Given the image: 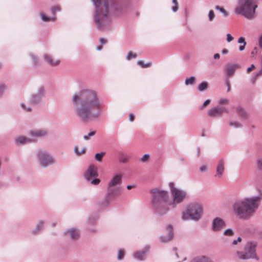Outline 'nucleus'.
Instances as JSON below:
<instances>
[{
  "label": "nucleus",
  "mask_w": 262,
  "mask_h": 262,
  "mask_svg": "<svg viewBox=\"0 0 262 262\" xmlns=\"http://www.w3.org/2000/svg\"><path fill=\"white\" fill-rule=\"evenodd\" d=\"M73 103L77 117L88 122L99 117L102 105L97 93L91 90H82L73 96Z\"/></svg>",
  "instance_id": "nucleus-1"
},
{
  "label": "nucleus",
  "mask_w": 262,
  "mask_h": 262,
  "mask_svg": "<svg viewBox=\"0 0 262 262\" xmlns=\"http://www.w3.org/2000/svg\"><path fill=\"white\" fill-rule=\"evenodd\" d=\"M262 198L260 196L246 198L236 201L233 205V212L239 218L247 220L255 212L258 207V202Z\"/></svg>",
  "instance_id": "nucleus-2"
},
{
  "label": "nucleus",
  "mask_w": 262,
  "mask_h": 262,
  "mask_svg": "<svg viewBox=\"0 0 262 262\" xmlns=\"http://www.w3.org/2000/svg\"><path fill=\"white\" fill-rule=\"evenodd\" d=\"M96 10L94 14L95 23L99 28H103L108 23L107 0H93Z\"/></svg>",
  "instance_id": "nucleus-3"
},
{
  "label": "nucleus",
  "mask_w": 262,
  "mask_h": 262,
  "mask_svg": "<svg viewBox=\"0 0 262 262\" xmlns=\"http://www.w3.org/2000/svg\"><path fill=\"white\" fill-rule=\"evenodd\" d=\"M150 192L152 194V204L160 213H165L170 210V202H168V194L167 191L155 188Z\"/></svg>",
  "instance_id": "nucleus-4"
},
{
  "label": "nucleus",
  "mask_w": 262,
  "mask_h": 262,
  "mask_svg": "<svg viewBox=\"0 0 262 262\" xmlns=\"http://www.w3.org/2000/svg\"><path fill=\"white\" fill-rule=\"evenodd\" d=\"M254 0H238V4L235 9L237 14H241L247 19H252L255 16V10L257 5Z\"/></svg>",
  "instance_id": "nucleus-5"
},
{
  "label": "nucleus",
  "mask_w": 262,
  "mask_h": 262,
  "mask_svg": "<svg viewBox=\"0 0 262 262\" xmlns=\"http://www.w3.org/2000/svg\"><path fill=\"white\" fill-rule=\"evenodd\" d=\"M203 213V208L201 204L193 203L189 205L187 207L186 212L182 214V219L184 220L192 219L198 220L200 219Z\"/></svg>",
  "instance_id": "nucleus-6"
},
{
  "label": "nucleus",
  "mask_w": 262,
  "mask_h": 262,
  "mask_svg": "<svg viewBox=\"0 0 262 262\" xmlns=\"http://www.w3.org/2000/svg\"><path fill=\"white\" fill-rule=\"evenodd\" d=\"M170 188L171 195L173 198V201L170 202V208H175L177 204L182 202L186 197V193L174 187V184L171 182L169 184Z\"/></svg>",
  "instance_id": "nucleus-7"
},
{
  "label": "nucleus",
  "mask_w": 262,
  "mask_h": 262,
  "mask_svg": "<svg viewBox=\"0 0 262 262\" xmlns=\"http://www.w3.org/2000/svg\"><path fill=\"white\" fill-rule=\"evenodd\" d=\"M256 245L251 242H248L245 245V252L237 251L236 254L239 258L241 259H248L250 258L258 259L255 251Z\"/></svg>",
  "instance_id": "nucleus-8"
},
{
  "label": "nucleus",
  "mask_w": 262,
  "mask_h": 262,
  "mask_svg": "<svg viewBox=\"0 0 262 262\" xmlns=\"http://www.w3.org/2000/svg\"><path fill=\"white\" fill-rule=\"evenodd\" d=\"M38 158L40 164L43 167H46L49 165H51L54 163V160L48 153L40 151L38 154Z\"/></svg>",
  "instance_id": "nucleus-9"
},
{
  "label": "nucleus",
  "mask_w": 262,
  "mask_h": 262,
  "mask_svg": "<svg viewBox=\"0 0 262 262\" xmlns=\"http://www.w3.org/2000/svg\"><path fill=\"white\" fill-rule=\"evenodd\" d=\"M224 112L227 113V110L223 107H215L208 111V115L210 117H215L221 116Z\"/></svg>",
  "instance_id": "nucleus-10"
},
{
  "label": "nucleus",
  "mask_w": 262,
  "mask_h": 262,
  "mask_svg": "<svg viewBox=\"0 0 262 262\" xmlns=\"http://www.w3.org/2000/svg\"><path fill=\"white\" fill-rule=\"evenodd\" d=\"M98 175L97 168L94 165H90L84 173L85 178L88 181H90L93 177H97Z\"/></svg>",
  "instance_id": "nucleus-11"
},
{
  "label": "nucleus",
  "mask_w": 262,
  "mask_h": 262,
  "mask_svg": "<svg viewBox=\"0 0 262 262\" xmlns=\"http://www.w3.org/2000/svg\"><path fill=\"white\" fill-rule=\"evenodd\" d=\"M45 61L51 66L56 67L60 63V60L58 59L53 58L51 55L46 54L43 56Z\"/></svg>",
  "instance_id": "nucleus-12"
},
{
  "label": "nucleus",
  "mask_w": 262,
  "mask_h": 262,
  "mask_svg": "<svg viewBox=\"0 0 262 262\" xmlns=\"http://www.w3.org/2000/svg\"><path fill=\"white\" fill-rule=\"evenodd\" d=\"M225 227V224L222 219L216 217L213 220L212 229L214 231H219Z\"/></svg>",
  "instance_id": "nucleus-13"
},
{
  "label": "nucleus",
  "mask_w": 262,
  "mask_h": 262,
  "mask_svg": "<svg viewBox=\"0 0 262 262\" xmlns=\"http://www.w3.org/2000/svg\"><path fill=\"white\" fill-rule=\"evenodd\" d=\"M122 174L115 175L109 182L108 186L109 188L115 186L117 185L120 184L122 182Z\"/></svg>",
  "instance_id": "nucleus-14"
},
{
  "label": "nucleus",
  "mask_w": 262,
  "mask_h": 262,
  "mask_svg": "<svg viewBox=\"0 0 262 262\" xmlns=\"http://www.w3.org/2000/svg\"><path fill=\"white\" fill-rule=\"evenodd\" d=\"M166 230L168 234V235L167 237H165L164 236H162L160 238L162 242L166 243V242H169V241H171L173 238V232H172V231H173L172 226L171 225H168L167 227Z\"/></svg>",
  "instance_id": "nucleus-15"
},
{
  "label": "nucleus",
  "mask_w": 262,
  "mask_h": 262,
  "mask_svg": "<svg viewBox=\"0 0 262 262\" xmlns=\"http://www.w3.org/2000/svg\"><path fill=\"white\" fill-rule=\"evenodd\" d=\"M239 68V66L236 64H229L225 68L227 74L229 76H232L235 70Z\"/></svg>",
  "instance_id": "nucleus-16"
},
{
  "label": "nucleus",
  "mask_w": 262,
  "mask_h": 262,
  "mask_svg": "<svg viewBox=\"0 0 262 262\" xmlns=\"http://www.w3.org/2000/svg\"><path fill=\"white\" fill-rule=\"evenodd\" d=\"M224 171V163L223 160H221L217 166L216 168V176H218L219 177H221L223 173V172Z\"/></svg>",
  "instance_id": "nucleus-17"
},
{
  "label": "nucleus",
  "mask_w": 262,
  "mask_h": 262,
  "mask_svg": "<svg viewBox=\"0 0 262 262\" xmlns=\"http://www.w3.org/2000/svg\"><path fill=\"white\" fill-rule=\"evenodd\" d=\"M16 143L19 144H24L31 142V140L25 136H21L17 137L15 140Z\"/></svg>",
  "instance_id": "nucleus-18"
},
{
  "label": "nucleus",
  "mask_w": 262,
  "mask_h": 262,
  "mask_svg": "<svg viewBox=\"0 0 262 262\" xmlns=\"http://www.w3.org/2000/svg\"><path fill=\"white\" fill-rule=\"evenodd\" d=\"M68 233L70 235V237L72 239H77L79 236V233L78 230L75 228L71 229L70 230L68 231L66 234Z\"/></svg>",
  "instance_id": "nucleus-19"
},
{
  "label": "nucleus",
  "mask_w": 262,
  "mask_h": 262,
  "mask_svg": "<svg viewBox=\"0 0 262 262\" xmlns=\"http://www.w3.org/2000/svg\"><path fill=\"white\" fill-rule=\"evenodd\" d=\"M191 262H212L211 260L208 258L202 256L196 257L192 260Z\"/></svg>",
  "instance_id": "nucleus-20"
},
{
  "label": "nucleus",
  "mask_w": 262,
  "mask_h": 262,
  "mask_svg": "<svg viewBox=\"0 0 262 262\" xmlns=\"http://www.w3.org/2000/svg\"><path fill=\"white\" fill-rule=\"evenodd\" d=\"M41 17L44 21H55L56 20V17L54 16L53 17H48L43 13L40 14Z\"/></svg>",
  "instance_id": "nucleus-21"
},
{
  "label": "nucleus",
  "mask_w": 262,
  "mask_h": 262,
  "mask_svg": "<svg viewBox=\"0 0 262 262\" xmlns=\"http://www.w3.org/2000/svg\"><path fill=\"white\" fill-rule=\"evenodd\" d=\"M44 94V89L42 87L39 88V90L36 93L35 95H34V101L35 100H39L40 98H41Z\"/></svg>",
  "instance_id": "nucleus-22"
},
{
  "label": "nucleus",
  "mask_w": 262,
  "mask_h": 262,
  "mask_svg": "<svg viewBox=\"0 0 262 262\" xmlns=\"http://www.w3.org/2000/svg\"><path fill=\"white\" fill-rule=\"evenodd\" d=\"M7 89V86L4 82H0V98L2 97L6 91Z\"/></svg>",
  "instance_id": "nucleus-23"
},
{
  "label": "nucleus",
  "mask_w": 262,
  "mask_h": 262,
  "mask_svg": "<svg viewBox=\"0 0 262 262\" xmlns=\"http://www.w3.org/2000/svg\"><path fill=\"white\" fill-rule=\"evenodd\" d=\"M238 43L242 44V45L239 46V50L241 51H243L246 45V42L245 41V38L243 37H239L238 39Z\"/></svg>",
  "instance_id": "nucleus-24"
},
{
  "label": "nucleus",
  "mask_w": 262,
  "mask_h": 262,
  "mask_svg": "<svg viewBox=\"0 0 262 262\" xmlns=\"http://www.w3.org/2000/svg\"><path fill=\"white\" fill-rule=\"evenodd\" d=\"M47 134V132L45 130H35L34 131V136L42 137Z\"/></svg>",
  "instance_id": "nucleus-25"
},
{
  "label": "nucleus",
  "mask_w": 262,
  "mask_h": 262,
  "mask_svg": "<svg viewBox=\"0 0 262 262\" xmlns=\"http://www.w3.org/2000/svg\"><path fill=\"white\" fill-rule=\"evenodd\" d=\"M137 63L139 66L143 68L150 67L152 64V63L151 62L145 63L142 60H138Z\"/></svg>",
  "instance_id": "nucleus-26"
},
{
  "label": "nucleus",
  "mask_w": 262,
  "mask_h": 262,
  "mask_svg": "<svg viewBox=\"0 0 262 262\" xmlns=\"http://www.w3.org/2000/svg\"><path fill=\"white\" fill-rule=\"evenodd\" d=\"M236 111L241 116L244 118H247L248 117L247 113L245 112L243 108L241 107H237Z\"/></svg>",
  "instance_id": "nucleus-27"
},
{
  "label": "nucleus",
  "mask_w": 262,
  "mask_h": 262,
  "mask_svg": "<svg viewBox=\"0 0 262 262\" xmlns=\"http://www.w3.org/2000/svg\"><path fill=\"white\" fill-rule=\"evenodd\" d=\"M144 254H145V252L143 251L138 252H136L134 254V256L136 258L140 259V260H142V259H143Z\"/></svg>",
  "instance_id": "nucleus-28"
},
{
  "label": "nucleus",
  "mask_w": 262,
  "mask_h": 262,
  "mask_svg": "<svg viewBox=\"0 0 262 262\" xmlns=\"http://www.w3.org/2000/svg\"><path fill=\"white\" fill-rule=\"evenodd\" d=\"M74 150H75V153L78 155V156H80L82 154H83L85 152V151H86V149L85 148H82V149L79 151V149H78V146H75V148H74Z\"/></svg>",
  "instance_id": "nucleus-29"
},
{
  "label": "nucleus",
  "mask_w": 262,
  "mask_h": 262,
  "mask_svg": "<svg viewBox=\"0 0 262 262\" xmlns=\"http://www.w3.org/2000/svg\"><path fill=\"white\" fill-rule=\"evenodd\" d=\"M20 106L25 110L27 112H30L32 110V107L30 106H26V104L24 102L20 103Z\"/></svg>",
  "instance_id": "nucleus-30"
},
{
  "label": "nucleus",
  "mask_w": 262,
  "mask_h": 262,
  "mask_svg": "<svg viewBox=\"0 0 262 262\" xmlns=\"http://www.w3.org/2000/svg\"><path fill=\"white\" fill-rule=\"evenodd\" d=\"M208 87V83L207 82H202L199 86V90L200 91H204L205 90H206Z\"/></svg>",
  "instance_id": "nucleus-31"
},
{
  "label": "nucleus",
  "mask_w": 262,
  "mask_h": 262,
  "mask_svg": "<svg viewBox=\"0 0 262 262\" xmlns=\"http://www.w3.org/2000/svg\"><path fill=\"white\" fill-rule=\"evenodd\" d=\"M194 81L195 78L194 77H190L185 80V84L186 85L192 84L194 82Z\"/></svg>",
  "instance_id": "nucleus-32"
},
{
  "label": "nucleus",
  "mask_w": 262,
  "mask_h": 262,
  "mask_svg": "<svg viewBox=\"0 0 262 262\" xmlns=\"http://www.w3.org/2000/svg\"><path fill=\"white\" fill-rule=\"evenodd\" d=\"M137 57V55L136 53H133L132 52H129L126 56V59L127 60H130L132 58H135Z\"/></svg>",
  "instance_id": "nucleus-33"
},
{
  "label": "nucleus",
  "mask_w": 262,
  "mask_h": 262,
  "mask_svg": "<svg viewBox=\"0 0 262 262\" xmlns=\"http://www.w3.org/2000/svg\"><path fill=\"white\" fill-rule=\"evenodd\" d=\"M124 256V251L120 249L118 251L117 258L119 260H121L123 258Z\"/></svg>",
  "instance_id": "nucleus-34"
},
{
  "label": "nucleus",
  "mask_w": 262,
  "mask_h": 262,
  "mask_svg": "<svg viewBox=\"0 0 262 262\" xmlns=\"http://www.w3.org/2000/svg\"><path fill=\"white\" fill-rule=\"evenodd\" d=\"M43 226V222L42 221H40L36 225L35 231L36 232L40 231L41 229H42Z\"/></svg>",
  "instance_id": "nucleus-35"
},
{
  "label": "nucleus",
  "mask_w": 262,
  "mask_h": 262,
  "mask_svg": "<svg viewBox=\"0 0 262 262\" xmlns=\"http://www.w3.org/2000/svg\"><path fill=\"white\" fill-rule=\"evenodd\" d=\"M60 10H61V9H60V6L58 5H56V6H54V7H52L51 11H52V13L54 15H55L56 12L60 11Z\"/></svg>",
  "instance_id": "nucleus-36"
},
{
  "label": "nucleus",
  "mask_w": 262,
  "mask_h": 262,
  "mask_svg": "<svg viewBox=\"0 0 262 262\" xmlns=\"http://www.w3.org/2000/svg\"><path fill=\"white\" fill-rule=\"evenodd\" d=\"M104 155V153L103 152L97 153L95 155V159L99 161H101Z\"/></svg>",
  "instance_id": "nucleus-37"
},
{
  "label": "nucleus",
  "mask_w": 262,
  "mask_h": 262,
  "mask_svg": "<svg viewBox=\"0 0 262 262\" xmlns=\"http://www.w3.org/2000/svg\"><path fill=\"white\" fill-rule=\"evenodd\" d=\"M208 16L210 21H212L214 19L215 17V14L213 10H210Z\"/></svg>",
  "instance_id": "nucleus-38"
},
{
  "label": "nucleus",
  "mask_w": 262,
  "mask_h": 262,
  "mask_svg": "<svg viewBox=\"0 0 262 262\" xmlns=\"http://www.w3.org/2000/svg\"><path fill=\"white\" fill-rule=\"evenodd\" d=\"M95 131L91 132L88 135L84 136V139L85 140H89L91 136H94L95 134Z\"/></svg>",
  "instance_id": "nucleus-39"
},
{
  "label": "nucleus",
  "mask_w": 262,
  "mask_h": 262,
  "mask_svg": "<svg viewBox=\"0 0 262 262\" xmlns=\"http://www.w3.org/2000/svg\"><path fill=\"white\" fill-rule=\"evenodd\" d=\"M224 234L225 235L231 236L233 234V232L231 229H228L225 231Z\"/></svg>",
  "instance_id": "nucleus-40"
},
{
  "label": "nucleus",
  "mask_w": 262,
  "mask_h": 262,
  "mask_svg": "<svg viewBox=\"0 0 262 262\" xmlns=\"http://www.w3.org/2000/svg\"><path fill=\"white\" fill-rule=\"evenodd\" d=\"M257 165L258 168L259 169L261 170L262 169V159L261 158H259L257 160Z\"/></svg>",
  "instance_id": "nucleus-41"
},
{
  "label": "nucleus",
  "mask_w": 262,
  "mask_h": 262,
  "mask_svg": "<svg viewBox=\"0 0 262 262\" xmlns=\"http://www.w3.org/2000/svg\"><path fill=\"white\" fill-rule=\"evenodd\" d=\"M100 182V180L99 179H95L92 180L91 181V183L93 185H98Z\"/></svg>",
  "instance_id": "nucleus-42"
},
{
  "label": "nucleus",
  "mask_w": 262,
  "mask_h": 262,
  "mask_svg": "<svg viewBox=\"0 0 262 262\" xmlns=\"http://www.w3.org/2000/svg\"><path fill=\"white\" fill-rule=\"evenodd\" d=\"M149 158V155H147V154H146V155H144L142 157L141 160H142V162H145L147 161L148 160Z\"/></svg>",
  "instance_id": "nucleus-43"
},
{
  "label": "nucleus",
  "mask_w": 262,
  "mask_h": 262,
  "mask_svg": "<svg viewBox=\"0 0 262 262\" xmlns=\"http://www.w3.org/2000/svg\"><path fill=\"white\" fill-rule=\"evenodd\" d=\"M119 160L121 162L125 163L127 161V159L126 157H124V156L122 154L120 156Z\"/></svg>",
  "instance_id": "nucleus-44"
},
{
  "label": "nucleus",
  "mask_w": 262,
  "mask_h": 262,
  "mask_svg": "<svg viewBox=\"0 0 262 262\" xmlns=\"http://www.w3.org/2000/svg\"><path fill=\"white\" fill-rule=\"evenodd\" d=\"M230 126H234L235 127H240L241 126V124L239 123L238 122H230Z\"/></svg>",
  "instance_id": "nucleus-45"
},
{
  "label": "nucleus",
  "mask_w": 262,
  "mask_h": 262,
  "mask_svg": "<svg viewBox=\"0 0 262 262\" xmlns=\"http://www.w3.org/2000/svg\"><path fill=\"white\" fill-rule=\"evenodd\" d=\"M255 68V66L254 64H252L251 66V67H249L247 70V73H250L252 71H253V70H254Z\"/></svg>",
  "instance_id": "nucleus-46"
},
{
  "label": "nucleus",
  "mask_w": 262,
  "mask_h": 262,
  "mask_svg": "<svg viewBox=\"0 0 262 262\" xmlns=\"http://www.w3.org/2000/svg\"><path fill=\"white\" fill-rule=\"evenodd\" d=\"M242 241V238L240 237H238L237 239V240H234L232 242V245H235L237 244L238 242L240 243Z\"/></svg>",
  "instance_id": "nucleus-47"
},
{
  "label": "nucleus",
  "mask_w": 262,
  "mask_h": 262,
  "mask_svg": "<svg viewBox=\"0 0 262 262\" xmlns=\"http://www.w3.org/2000/svg\"><path fill=\"white\" fill-rule=\"evenodd\" d=\"M233 40V37L230 34H227V41L228 42H230Z\"/></svg>",
  "instance_id": "nucleus-48"
},
{
  "label": "nucleus",
  "mask_w": 262,
  "mask_h": 262,
  "mask_svg": "<svg viewBox=\"0 0 262 262\" xmlns=\"http://www.w3.org/2000/svg\"><path fill=\"white\" fill-rule=\"evenodd\" d=\"M229 102L228 100L227 99H221L220 101V103L221 104H224L226 103H228Z\"/></svg>",
  "instance_id": "nucleus-49"
},
{
  "label": "nucleus",
  "mask_w": 262,
  "mask_h": 262,
  "mask_svg": "<svg viewBox=\"0 0 262 262\" xmlns=\"http://www.w3.org/2000/svg\"><path fill=\"white\" fill-rule=\"evenodd\" d=\"M210 103V100H206L204 103H203V107H206L208 104H209Z\"/></svg>",
  "instance_id": "nucleus-50"
},
{
  "label": "nucleus",
  "mask_w": 262,
  "mask_h": 262,
  "mask_svg": "<svg viewBox=\"0 0 262 262\" xmlns=\"http://www.w3.org/2000/svg\"><path fill=\"white\" fill-rule=\"evenodd\" d=\"M129 119L130 121L133 122L135 119V116L133 114H130L129 116Z\"/></svg>",
  "instance_id": "nucleus-51"
},
{
  "label": "nucleus",
  "mask_w": 262,
  "mask_h": 262,
  "mask_svg": "<svg viewBox=\"0 0 262 262\" xmlns=\"http://www.w3.org/2000/svg\"><path fill=\"white\" fill-rule=\"evenodd\" d=\"M221 12H222L224 14V15L225 17L228 16L229 15L228 12L226 10H225L224 8L223 9V10H222Z\"/></svg>",
  "instance_id": "nucleus-52"
},
{
  "label": "nucleus",
  "mask_w": 262,
  "mask_h": 262,
  "mask_svg": "<svg viewBox=\"0 0 262 262\" xmlns=\"http://www.w3.org/2000/svg\"><path fill=\"white\" fill-rule=\"evenodd\" d=\"M226 84H227V86L228 87L227 92H229L230 91L231 87H230V83H229V80H227L226 81Z\"/></svg>",
  "instance_id": "nucleus-53"
},
{
  "label": "nucleus",
  "mask_w": 262,
  "mask_h": 262,
  "mask_svg": "<svg viewBox=\"0 0 262 262\" xmlns=\"http://www.w3.org/2000/svg\"><path fill=\"white\" fill-rule=\"evenodd\" d=\"M100 42L101 44H105L106 43V40L103 38L100 39Z\"/></svg>",
  "instance_id": "nucleus-54"
},
{
  "label": "nucleus",
  "mask_w": 262,
  "mask_h": 262,
  "mask_svg": "<svg viewBox=\"0 0 262 262\" xmlns=\"http://www.w3.org/2000/svg\"><path fill=\"white\" fill-rule=\"evenodd\" d=\"M172 9L174 12L177 11L178 9V5H175V6L172 8Z\"/></svg>",
  "instance_id": "nucleus-55"
},
{
  "label": "nucleus",
  "mask_w": 262,
  "mask_h": 262,
  "mask_svg": "<svg viewBox=\"0 0 262 262\" xmlns=\"http://www.w3.org/2000/svg\"><path fill=\"white\" fill-rule=\"evenodd\" d=\"M135 187H136V185H127L126 186L127 189H128V190H130L132 188H135Z\"/></svg>",
  "instance_id": "nucleus-56"
},
{
  "label": "nucleus",
  "mask_w": 262,
  "mask_h": 262,
  "mask_svg": "<svg viewBox=\"0 0 262 262\" xmlns=\"http://www.w3.org/2000/svg\"><path fill=\"white\" fill-rule=\"evenodd\" d=\"M206 169H207V168H206V167L205 166H202L200 168V170L201 171H205L206 170Z\"/></svg>",
  "instance_id": "nucleus-57"
},
{
  "label": "nucleus",
  "mask_w": 262,
  "mask_h": 262,
  "mask_svg": "<svg viewBox=\"0 0 262 262\" xmlns=\"http://www.w3.org/2000/svg\"><path fill=\"white\" fill-rule=\"evenodd\" d=\"M215 9L216 10H220L221 12H222V10H223L224 8L223 7H221L219 6H217L215 7Z\"/></svg>",
  "instance_id": "nucleus-58"
},
{
  "label": "nucleus",
  "mask_w": 262,
  "mask_h": 262,
  "mask_svg": "<svg viewBox=\"0 0 262 262\" xmlns=\"http://www.w3.org/2000/svg\"><path fill=\"white\" fill-rule=\"evenodd\" d=\"M228 53V50L226 49H224L222 50V53L225 54Z\"/></svg>",
  "instance_id": "nucleus-59"
},
{
  "label": "nucleus",
  "mask_w": 262,
  "mask_h": 262,
  "mask_svg": "<svg viewBox=\"0 0 262 262\" xmlns=\"http://www.w3.org/2000/svg\"><path fill=\"white\" fill-rule=\"evenodd\" d=\"M214 58L215 59H219L220 58V54L218 53L215 54L214 55Z\"/></svg>",
  "instance_id": "nucleus-60"
},
{
  "label": "nucleus",
  "mask_w": 262,
  "mask_h": 262,
  "mask_svg": "<svg viewBox=\"0 0 262 262\" xmlns=\"http://www.w3.org/2000/svg\"><path fill=\"white\" fill-rule=\"evenodd\" d=\"M173 3L174 4V5H178V3L177 2V0H172Z\"/></svg>",
  "instance_id": "nucleus-61"
},
{
  "label": "nucleus",
  "mask_w": 262,
  "mask_h": 262,
  "mask_svg": "<svg viewBox=\"0 0 262 262\" xmlns=\"http://www.w3.org/2000/svg\"><path fill=\"white\" fill-rule=\"evenodd\" d=\"M102 48V46H99V47H97V50H101Z\"/></svg>",
  "instance_id": "nucleus-62"
},
{
  "label": "nucleus",
  "mask_w": 262,
  "mask_h": 262,
  "mask_svg": "<svg viewBox=\"0 0 262 262\" xmlns=\"http://www.w3.org/2000/svg\"><path fill=\"white\" fill-rule=\"evenodd\" d=\"M33 60H34V63L35 62H38V61H37V60L36 61L35 60V58H34Z\"/></svg>",
  "instance_id": "nucleus-63"
},
{
  "label": "nucleus",
  "mask_w": 262,
  "mask_h": 262,
  "mask_svg": "<svg viewBox=\"0 0 262 262\" xmlns=\"http://www.w3.org/2000/svg\"><path fill=\"white\" fill-rule=\"evenodd\" d=\"M2 68V63L0 62V69Z\"/></svg>",
  "instance_id": "nucleus-64"
}]
</instances>
